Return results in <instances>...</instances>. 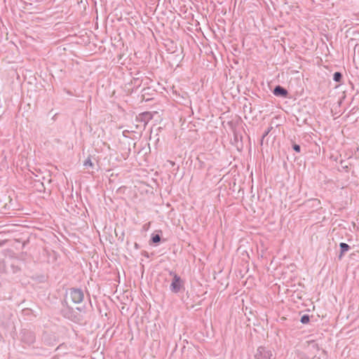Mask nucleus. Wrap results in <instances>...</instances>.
<instances>
[{
  "mask_svg": "<svg viewBox=\"0 0 359 359\" xmlns=\"http://www.w3.org/2000/svg\"><path fill=\"white\" fill-rule=\"evenodd\" d=\"M255 359H275L272 350L266 346H259L257 348L255 355Z\"/></svg>",
  "mask_w": 359,
  "mask_h": 359,
  "instance_id": "f03ea898",
  "label": "nucleus"
},
{
  "mask_svg": "<svg viewBox=\"0 0 359 359\" xmlns=\"http://www.w3.org/2000/svg\"><path fill=\"white\" fill-rule=\"evenodd\" d=\"M169 275L172 277L170 290L173 293H178L184 286V281L175 271H169Z\"/></svg>",
  "mask_w": 359,
  "mask_h": 359,
  "instance_id": "f257e3e1",
  "label": "nucleus"
},
{
  "mask_svg": "<svg viewBox=\"0 0 359 359\" xmlns=\"http://www.w3.org/2000/svg\"><path fill=\"white\" fill-rule=\"evenodd\" d=\"M339 247H340L339 258H341L345 252H346L347 251H348L350 250L351 247L346 243H341L339 244Z\"/></svg>",
  "mask_w": 359,
  "mask_h": 359,
  "instance_id": "0eeeda50",
  "label": "nucleus"
},
{
  "mask_svg": "<svg viewBox=\"0 0 359 359\" xmlns=\"http://www.w3.org/2000/svg\"><path fill=\"white\" fill-rule=\"evenodd\" d=\"M292 149L297 153H299L301 151V147L299 144H294L292 145Z\"/></svg>",
  "mask_w": 359,
  "mask_h": 359,
  "instance_id": "4468645a",
  "label": "nucleus"
},
{
  "mask_svg": "<svg viewBox=\"0 0 359 359\" xmlns=\"http://www.w3.org/2000/svg\"><path fill=\"white\" fill-rule=\"evenodd\" d=\"M69 297L74 304H80L84 298L83 292L79 288H70L69 291Z\"/></svg>",
  "mask_w": 359,
  "mask_h": 359,
  "instance_id": "7ed1b4c3",
  "label": "nucleus"
},
{
  "mask_svg": "<svg viewBox=\"0 0 359 359\" xmlns=\"http://www.w3.org/2000/svg\"><path fill=\"white\" fill-rule=\"evenodd\" d=\"M43 343L50 346H54L57 345L58 340L54 334H44L43 335Z\"/></svg>",
  "mask_w": 359,
  "mask_h": 359,
  "instance_id": "20e7f679",
  "label": "nucleus"
},
{
  "mask_svg": "<svg viewBox=\"0 0 359 359\" xmlns=\"http://www.w3.org/2000/svg\"><path fill=\"white\" fill-rule=\"evenodd\" d=\"M273 93L274 95L281 97H286L288 95L287 90L281 86H276L273 90Z\"/></svg>",
  "mask_w": 359,
  "mask_h": 359,
  "instance_id": "423d86ee",
  "label": "nucleus"
},
{
  "mask_svg": "<svg viewBox=\"0 0 359 359\" xmlns=\"http://www.w3.org/2000/svg\"><path fill=\"white\" fill-rule=\"evenodd\" d=\"M83 165L86 168H93L94 164L93 163L90 156L85 160L83 162Z\"/></svg>",
  "mask_w": 359,
  "mask_h": 359,
  "instance_id": "9d476101",
  "label": "nucleus"
},
{
  "mask_svg": "<svg viewBox=\"0 0 359 359\" xmlns=\"http://www.w3.org/2000/svg\"><path fill=\"white\" fill-rule=\"evenodd\" d=\"M341 79H342V74L341 72H336L334 73L333 74V80L335 81V82H341Z\"/></svg>",
  "mask_w": 359,
  "mask_h": 359,
  "instance_id": "1a4fd4ad",
  "label": "nucleus"
},
{
  "mask_svg": "<svg viewBox=\"0 0 359 359\" xmlns=\"http://www.w3.org/2000/svg\"><path fill=\"white\" fill-rule=\"evenodd\" d=\"M310 320V316L307 314H304L303 315L302 317H301V319H300V322L302 323V324H306L309 322Z\"/></svg>",
  "mask_w": 359,
  "mask_h": 359,
  "instance_id": "9b49d317",
  "label": "nucleus"
},
{
  "mask_svg": "<svg viewBox=\"0 0 359 359\" xmlns=\"http://www.w3.org/2000/svg\"><path fill=\"white\" fill-rule=\"evenodd\" d=\"M173 94L175 95L176 98H181L182 100H186L187 98V93H184L183 95H180V93L175 91Z\"/></svg>",
  "mask_w": 359,
  "mask_h": 359,
  "instance_id": "ddd939ff",
  "label": "nucleus"
},
{
  "mask_svg": "<svg viewBox=\"0 0 359 359\" xmlns=\"http://www.w3.org/2000/svg\"><path fill=\"white\" fill-rule=\"evenodd\" d=\"M272 126H270L268 128H266L264 132L263 133L262 135V142L263 141V140L269 135V133L271 132V130H272Z\"/></svg>",
  "mask_w": 359,
  "mask_h": 359,
  "instance_id": "f8f14e48",
  "label": "nucleus"
},
{
  "mask_svg": "<svg viewBox=\"0 0 359 359\" xmlns=\"http://www.w3.org/2000/svg\"><path fill=\"white\" fill-rule=\"evenodd\" d=\"M161 235L158 233H156V234L153 233L151 235V241L153 243L158 244L161 242Z\"/></svg>",
  "mask_w": 359,
  "mask_h": 359,
  "instance_id": "6e6552de",
  "label": "nucleus"
},
{
  "mask_svg": "<svg viewBox=\"0 0 359 359\" xmlns=\"http://www.w3.org/2000/svg\"><path fill=\"white\" fill-rule=\"evenodd\" d=\"M22 340L25 344L31 345L35 341V335L32 332L25 331L23 332Z\"/></svg>",
  "mask_w": 359,
  "mask_h": 359,
  "instance_id": "39448f33",
  "label": "nucleus"
}]
</instances>
